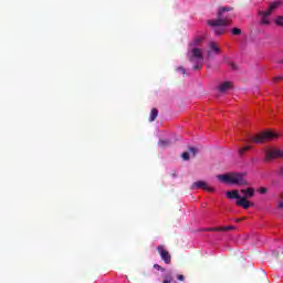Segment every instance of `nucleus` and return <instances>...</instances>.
<instances>
[{"instance_id": "obj_1", "label": "nucleus", "mask_w": 283, "mask_h": 283, "mask_svg": "<svg viewBox=\"0 0 283 283\" xmlns=\"http://www.w3.org/2000/svg\"><path fill=\"white\" fill-rule=\"evenodd\" d=\"M233 7H221L217 13V19L208 20V25H231L233 23Z\"/></svg>"}, {"instance_id": "obj_2", "label": "nucleus", "mask_w": 283, "mask_h": 283, "mask_svg": "<svg viewBox=\"0 0 283 283\" xmlns=\"http://www.w3.org/2000/svg\"><path fill=\"white\" fill-rule=\"evenodd\" d=\"M245 177L247 172H230L217 176L218 180H221V182H228V185H238L239 187H249L250 184Z\"/></svg>"}, {"instance_id": "obj_3", "label": "nucleus", "mask_w": 283, "mask_h": 283, "mask_svg": "<svg viewBox=\"0 0 283 283\" xmlns=\"http://www.w3.org/2000/svg\"><path fill=\"white\" fill-rule=\"evenodd\" d=\"M187 59L190 63H195L192 70H200V63L205 60L202 49L198 46H188Z\"/></svg>"}, {"instance_id": "obj_4", "label": "nucleus", "mask_w": 283, "mask_h": 283, "mask_svg": "<svg viewBox=\"0 0 283 283\" xmlns=\"http://www.w3.org/2000/svg\"><path fill=\"white\" fill-rule=\"evenodd\" d=\"M277 8H280V1L271 3L266 11H258L259 17H261L262 25H269V23H271L269 17H271V14H273L274 10H277Z\"/></svg>"}, {"instance_id": "obj_5", "label": "nucleus", "mask_w": 283, "mask_h": 283, "mask_svg": "<svg viewBox=\"0 0 283 283\" xmlns=\"http://www.w3.org/2000/svg\"><path fill=\"white\" fill-rule=\"evenodd\" d=\"M275 138H280V134L272 130H268L260 135L251 137L250 140L252 143H264V140H275Z\"/></svg>"}, {"instance_id": "obj_6", "label": "nucleus", "mask_w": 283, "mask_h": 283, "mask_svg": "<svg viewBox=\"0 0 283 283\" xmlns=\"http://www.w3.org/2000/svg\"><path fill=\"white\" fill-rule=\"evenodd\" d=\"M277 158L283 159V150L277 148H272L265 153V161L275 160Z\"/></svg>"}, {"instance_id": "obj_7", "label": "nucleus", "mask_w": 283, "mask_h": 283, "mask_svg": "<svg viewBox=\"0 0 283 283\" xmlns=\"http://www.w3.org/2000/svg\"><path fill=\"white\" fill-rule=\"evenodd\" d=\"M157 253L160 255L165 264H171V254L169 251L165 250V245H158Z\"/></svg>"}, {"instance_id": "obj_8", "label": "nucleus", "mask_w": 283, "mask_h": 283, "mask_svg": "<svg viewBox=\"0 0 283 283\" xmlns=\"http://www.w3.org/2000/svg\"><path fill=\"white\" fill-rule=\"evenodd\" d=\"M191 189H203V191H209L210 193H213V191H216L213 187L209 186V184L202 180L195 181L191 185Z\"/></svg>"}, {"instance_id": "obj_9", "label": "nucleus", "mask_w": 283, "mask_h": 283, "mask_svg": "<svg viewBox=\"0 0 283 283\" xmlns=\"http://www.w3.org/2000/svg\"><path fill=\"white\" fill-rule=\"evenodd\" d=\"M210 50L207 52L208 59H213V54H220V46L216 42H210Z\"/></svg>"}, {"instance_id": "obj_10", "label": "nucleus", "mask_w": 283, "mask_h": 283, "mask_svg": "<svg viewBox=\"0 0 283 283\" xmlns=\"http://www.w3.org/2000/svg\"><path fill=\"white\" fill-rule=\"evenodd\" d=\"M229 24H216L210 25V28H214L213 32L217 34V36H221V34H224L227 32V28Z\"/></svg>"}, {"instance_id": "obj_11", "label": "nucleus", "mask_w": 283, "mask_h": 283, "mask_svg": "<svg viewBox=\"0 0 283 283\" xmlns=\"http://www.w3.org/2000/svg\"><path fill=\"white\" fill-rule=\"evenodd\" d=\"M237 207H243L244 209H249L250 207H253V203H251L247 197H241L240 200L235 201Z\"/></svg>"}, {"instance_id": "obj_12", "label": "nucleus", "mask_w": 283, "mask_h": 283, "mask_svg": "<svg viewBox=\"0 0 283 283\" xmlns=\"http://www.w3.org/2000/svg\"><path fill=\"white\" fill-rule=\"evenodd\" d=\"M232 88H233V83L231 82H223L218 86V90L219 92H221V94H227V92H229V90H232Z\"/></svg>"}, {"instance_id": "obj_13", "label": "nucleus", "mask_w": 283, "mask_h": 283, "mask_svg": "<svg viewBox=\"0 0 283 283\" xmlns=\"http://www.w3.org/2000/svg\"><path fill=\"white\" fill-rule=\"evenodd\" d=\"M240 191H241V193L244 195L243 198H245V199L255 197V189L254 188L249 187L247 189H241Z\"/></svg>"}, {"instance_id": "obj_14", "label": "nucleus", "mask_w": 283, "mask_h": 283, "mask_svg": "<svg viewBox=\"0 0 283 283\" xmlns=\"http://www.w3.org/2000/svg\"><path fill=\"white\" fill-rule=\"evenodd\" d=\"M227 198L234 199V200H240L242 197H240V193L238 190H232L227 192Z\"/></svg>"}, {"instance_id": "obj_15", "label": "nucleus", "mask_w": 283, "mask_h": 283, "mask_svg": "<svg viewBox=\"0 0 283 283\" xmlns=\"http://www.w3.org/2000/svg\"><path fill=\"white\" fill-rule=\"evenodd\" d=\"M202 43V36H196L189 44L188 48H198Z\"/></svg>"}, {"instance_id": "obj_16", "label": "nucleus", "mask_w": 283, "mask_h": 283, "mask_svg": "<svg viewBox=\"0 0 283 283\" xmlns=\"http://www.w3.org/2000/svg\"><path fill=\"white\" fill-rule=\"evenodd\" d=\"M159 147H161L163 149L167 148V147H171V140L169 139H160L158 142Z\"/></svg>"}, {"instance_id": "obj_17", "label": "nucleus", "mask_w": 283, "mask_h": 283, "mask_svg": "<svg viewBox=\"0 0 283 283\" xmlns=\"http://www.w3.org/2000/svg\"><path fill=\"white\" fill-rule=\"evenodd\" d=\"M156 118H158V108H153L150 111L149 123H154Z\"/></svg>"}, {"instance_id": "obj_18", "label": "nucleus", "mask_w": 283, "mask_h": 283, "mask_svg": "<svg viewBox=\"0 0 283 283\" xmlns=\"http://www.w3.org/2000/svg\"><path fill=\"white\" fill-rule=\"evenodd\" d=\"M249 149H252L251 146H245L239 149V156H244V154H247V151H249Z\"/></svg>"}, {"instance_id": "obj_19", "label": "nucleus", "mask_w": 283, "mask_h": 283, "mask_svg": "<svg viewBox=\"0 0 283 283\" xmlns=\"http://www.w3.org/2000/svg\"><path fill=\"white\" fill-rule=\"evenodd\" d=\"M189 151L192 155L193 158H196V156H198V148L196 147H189Z\"/></svg>"}, {"instance_id": "obj_20", "label": "nucleus", "mask_w": 283, "mask_h": 283, "mask_svg": "<svg viewBox=\"0 0 283 283\" xmlns=\"http://www.w3.org/2000/svg\"><path fill=\"white\" fill-rule=\"evenodd\" d=\"M275 24L276 25H281V28H283V17L279 15L275 20Z\"/></svg>"}, {"instance_id": "obj_21", "label": "nucleus", "mask_w": 283, "mask_h": 283, "mask_svg": "<svg viewBox=\"0 0 283 283\" xmlns=\"http://www.w3.org/2000/svg\"><path fill=\"white\" fill-rule=\"evenodd\" d=\"M232 34H234V36H240V34H242V30H240L239 28H233Z\"/></svg>"}, {"instance_id": "obj_22", "label": "nucleus", "mask_w": 283, "mask_h": 283, "mask_svg": "<svg viewBox=\"0 0 283 283\" xmlns=\"http://www.w3.org/2000/svg\"><path fill=\"white\" fill-rule=\"evenodd\" d=\"M181 158L182 160L189 161L191 159V157L189 156V153L185 151L181 154Z\"/></svg>"}, {"instance_id": "obj_23", "label": "nucleus", "mask_w": 283, "mask_h": 283, "mask_svg": "<svg viewBox=\"0 0 283 283\" xmlns=\"http://www.w3.org/2000/svg\"><path fill=\"white\" fill-rule=\"evenodd\" d=\"M258 191L261 193V196H264L265 193H269V189H266L265 187H260L258 189Z\"/></svg>"}, {"instance_id": "obj_24", "label": "nucleus", "mask_w": 283, "mask_h": 283, "mask_svg": "<svg viewBox=\"0 0 283 283\" xmlns=\"http://www.w3.org/2000/svg\"><path fill=\"white\" fill-rule=\"evenodd\" d=\"M221 231H231L233 230V226H228V227H220Z\"/></svg>"}, {"instance_id": "obj_25", "label": "nucleus", "mask_w": 283, "mask_h": 283, "mask_svg": "<svg viewBox=\"0 0 283 283\" xmlns=\"http://www.w3.org/2000/svg\"><path fill=\"white\" fill-rule=\"evenodd\" d=\"M153 266L156 269V271L165 272V268L160 266L159 264H154Z\"/></svg>"}, {"instance_id": "obj_26", "label": "nucleus", "mask_w": 283, "mask_h": 283, "mask_svg": "<svg viewBox=\"0 0 283 283\" xmlns=\"http://www.w3.org/2000/svg\"><path fill=\"white\" fill-rule=\"evenodd\" d=\"M177 280H179V282H185V275L178 274Z\"/></svg>"}, {"instance_id": "obj_27", "label": "nucleus", "mask_w": 283, "mask_h": 283, "mask_svg": "<svg viewBox=\"0 0 283 283\" xmlns=\"http://www.w3.org/2000/svg\"><path fill=\"white\" fill-rule=\"evenodd\" d=\"M178 72H181V74H187V71L182 66L178 67Z\"/></svg>"}, {"instance_id": "obj_28", "label": "nucleus", "mask_w": 283, "mask_h": 283, "mask_svg": "<svg viewBox=\"0 0 283 283\" xmlns=\"http://www.w3.org/2000/svg\"><path fill=\"white\" fill-rule=\"evenodd\" d=\"M206 231H221L220 227L219 228H208Z\"/></svg>"}, {"instance_id": "obj_29", "label": "nucleus", "mask_w": 283, "mask_h": 283, "mask_svg": "<svg viewBox=\"0 0 283 283\" xmlns=\"http://www.w3.org/2000/svg\"><path fill=\"white\" fill-rule=\"evenodd\" d=\"M232 70H238V66L234 63H230Z\"/></svg>"}, {"instance_id": "obj_30", "label": "nucleus", "mask_w": 283, "mask_h": 283, "mask_svg": "<svg viewBox=\"0 0 283 283\" xmlns=\"http://www.w3.org/2000/svg\"><path fill=\"white\" fill-rule=\"evenodd\" d=\"M283 80V76H276L275 78H274V81H282Z\"/></svg>"}, {"instance_id": "obj_31", "label": "nucleus", "mask_w": 283, "mask_h": 283, "mask_svg": "<svg viewBox=\"0 0 283 283\" xmlns=\"http://www.w3.org/2000/svg\"><path fill=\"white\" fill-rule=\"evenodd\" d=\"M163 283H171V279H166Z\"/></svg>"}, {"instance_id": "obj_32", "label": "nucleus", "mask_w": 283, "mask_h": 283, "mask_svg": "<svg viewBox=\"0 0 283 283\" xmlns=\"http://www.w3.org/2000/svg\"><path fill=\"white\" fill-rule=\"evenodd\" d=\"M279 209H283V201L279 202Z\"/></svg>"}, {"instance_id": "obj_33", "label": "nucleus", "mask_w": 283, "mask_h": 283, "mask_svg": "<svg viewBox=\"0 0 283 283\" xmlns=\"http://www.w3.org/2000/svg\"><path fill=\"white\" fill-rule=\"evenodd\" d=\"M279 174L283 176V167L280 168Z\"/></svg>"}, {"instance_id": "obj_34", "label": "nucleus", "mask_w": 283, "mask_h": 283, "mask_svg": "<svg viewBox=\"0 0 283 283\" xmlns=\"http://www.w3.org/2000/svg\"><path fill=\"white\" fill-rule=\"evenodd\" d=\"M280 198H282V200H283V192L280 195Z\"/></svg>"}, {"instance_id": "obj_35", "label": "nucleus", "mask_w": 283, "mask_h": 283, "mask_svg": "<svg viewBox=\"0 0 283 283\" xmlns=\"http://www.w3.org/2000/svg\"><path fill=\"white\" fill-rule=\"evenodd\" d=\"M172 177L176 178V174H172Z\"/></svg>"}, {"instance_id": "obj_36", "label": "nucleus", "mask_w": 283, "mask_h": 283, "mask_svg": "<svg viewBox=\"0 0 283 283\" xmlns=\"http://www.w3.org/2000/svg\"><path fill=\"white\" fill-rule=\"evenodd\" d=\"M241 221V219H237V222H240Z\"/></svg>"}, {"instance_id": "obj_37", "label": "nucleus", "mask_w": 283, "mask_h": 283, "mask_svg": "<svg viewBox=\"0 0 283 283\" xmlns=\"http://www.w3.org/2000/svg\"><path fill=\"white\" fill-rule=\"evenodd\" d=\"M279 63H283V60L279 61Z\"/></svg>"}]
</instances>
